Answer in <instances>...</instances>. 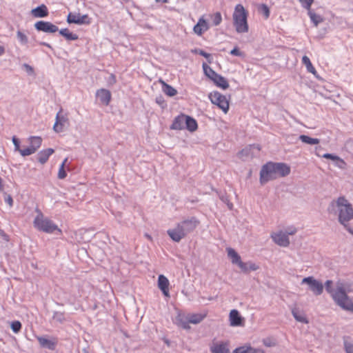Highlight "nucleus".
<instances>
[{
	"label": "nucleus",
	"instance_id": "1",
	"mask_svg": "<svg viewBox=\"0 0 353 353\" xmlns=\"http://www.w3.org/2000/svg\"><path fill=\"white\" fill-rule=\"evenodd\" d=\"M338 215L339 223L351 234L353 235V228L349 222L353 219V206L344 196H341L336 200H332L330 204L329 210L334 211Z\"/></svg>",
	"mask_w": 353,
	"mask_h": 353
},
{
	"label": "nucleus",
	"instance_id": "2",
	"mask_svg": "<svg viewBox=\"0 0 353 353\" xmlns=\"http://www.w3.org/2000/svg\"><path fill=\"white\" fill-rule=\"evenodd\" d=\"M290 173V168L286 163L269 161L261 167L259 181L261 185H265L270 181L285 177Z\"/></svg>",
	"mask_w": 353,
	"mask_h": 353
},
{
	"label": "nucleus",
	"instance_id": "3",
	"mask_svg": "<svg viewBox=\"0 0 353 353\" xmlns=\"http://www.w3.org/2000/svg\"><path fill=\"white\" fill-rule=\"evenodd\" d=\"M199 221L194 216L185 219L177 223L174 228L167 231L169 236L175 242H179L189 233L192 232L199 225Z\"/></svg>",
	"mask_w": 353,
	"mask_h": 353
},
{
	"label": "nucleus",
	"instance_id": "4",
	"mask_svg": "<svg viewBox=\"0 0 353 353\" xmlns=\"http://www.w3.org/2000/svg\"><path fill=\"white\" fill-rule=\"evenodd\" d=\"M347 292H350L347 285L338 283L337 292L334 295V301L344 310L353 313V301L348 296Z\"/></svg>",
	"mask_w": 353,
	"mask_h": 353
},
{
	"label": "nucleus",
	"instance_id": "5",
	"mask_svg": "<svg viewBox=\"0 0 353 353\" xmlns=\"http://www.w3.org/2000/svg\"><path fill=\"white\" fill-rule=\"evenodd\" d=\"M248 12L241 4H237L232 14L233 23L238 33H246L249 30Z\"/></svg>",
	"mask_w": 353,
	"mask_h": 353
},
{
	"label": "nucleus",
	"instance_id": "6",
	"mask_svg": "<svg viewBox=\"0 0 353 353\" xmlns=\"http://www.w3.org/2000/svg\"><path fill=\"white\" fill-rule=\"evenodd\" d=\"M37 215L35 216L33 224L34 227L39 231H42L46 233L52 234L55 231L59 233H61V229H59L52 220L48 218L44 217L43 213L38 209H37Z\"/></svg>",
	"mask_w": 353,
	"mask_h": 353
},
{
	"label": "nucleus",
	"instance_id": "7",
	"mask_svg": "<svg viewBox=\"0 0 353 353\" xmlns=\"http://www.w3.org/2000/svg\"><path fill=\"white\" fill-rule=\"evenodd\" d=\"M203 70L204 74L211 79L216 86L225 90L229 88V83L227 81L226 79L222 77L221 74L216 73L211 67H210L207 63H203Z\"/></svg>",
	"mask_w": 353,
	"mask_h": 353
},
{
	"label": "nucleus",
	"instance_id": "8",
	"mask_svg": "<svg viewBox=\"0 0 353 353\" xmlns=\"http://www.w3.org/2000/svg\"><path fill=\"white\" fill-rule=\"evenodd\" d=\"M209 99L212 103L217 105L224 113L228 112L229 101L225 95H223L218 91H214L209 94Z\"/></svg>",
	"mask_w": 353,
	"mask_h": 353
},
{
	"label": "nucleus",
	"instance_id": "9",
	"mask_svg": "<svg viewBox=\"0 0 353 353\" xmlns=\"http://www.w3.org/2000/svg\"><path fill=\"white\" fill-rule=\"evenodd\" d=\"M301 284H307L308 289L312 292L315 296H319L323 292L324 285L323 283L313 276L303 278L301 281Z\"/></svg>",
	"mask_w": 353,
	"mask_h": 353
},
{
	"label": "nucleus",
	"instance_id": "10",
	"mask_svg": "<svg viewBox=\"0 0 353 353\" xmlns=\"http://www.w3.org/2000/svg\"><path fill=\"white\" fill-rule=\"evenodd\" d=\"M34 28L39 32L54 33L59 30V28L49 21H39L34 25Z\"/></svg>",
	"mask_w": 353,
	"mask_h": 353
},
{
	"label": "nucleus",
	"instance_id": "11",
	"mask_svg": "<svg viewBox=\"0 0 353 353\" xmlns=\"http://www.w3.org/2000/svg\"><path fill=\"white\" fill-rule=\"evenodd\" d=\"M67 22L68 23H75L78 25L89 24L90 19L88 14L81 15V14H72L69 13L67 17Z\"/></svg>",
	"mask_w": 353,
	"mask_h": 353
},
{
	"label": "nucleus",
	"instance_id": "12",
	"mask_svg": "<svg viewBox=\"0 0 353 353\" xmlns=\"http://www.w3.org/2000/svg\"><path fill=\"white\" fill-rule=\"evenodd\" d=\"M273 241L279 246L286 248L290 245L288 234L282 231L274 232L271 234Z\"/></svg>",
	"mask_w": 353,
	"mask_h": 353
},
{
	"label": "nucleus",
	"instance_id": "13",
	"mask_svg": "<svg viewBox=\"0 0 353 353\" xmlns=\"http://www.w3.org/2000/svg\"><path fill=\"white\" fill-rule=\"evenodd\" d=\"M37 339L41 347L47 348L50 350H54L57 345L56 339H49L45 336H37Z\"/></svg>",
	"mask_w": 353,
	"mask_h": 353
},
{
	"label": "nucleus",
	"instance_id": "14",
	"mask_svg": "<svg viewBox=\"0 0 353 353\" xmlns=\"http://www.w3.org/2000/svg\"><path fill=\"white\" fill-rule=\"evenodd\" d=\"M61 112L62 109L56 115V121L53 126V130L56 132H61L63 130L65 123L68 121V118L61 114Z\"/></svg>",
	"mask_w": 353,
	"mask_h": 353
},
{
	"label": "nucleus",
	"instance_id": "15",
	"mask_svg": "<svg viewBox=\"0 0 353 353\" xmlns=\"http://www.w3.org/2000/svg\"><path fill=\"white\" fill-rule=\"evenodd\" d=\"M209 28L210 26L207 21L204 19L203 17H201L197 23L194 26L193 30L195 34L201 36Z\"/></svg>",
	"mask_w": 353,
	"mask_h": 353
},
{
	"label": "nucleus",
	"instance_id": "16",
	"mask_svg": "<svg viewBox=\"0 0 353 353\" xmlns=\"http://www.w3.org/2000/svg\"><path fill=\"white\" fill-rule=\"evenodd\" d=\"M96 96L103 105H108L111 100V92L106 89L101 88L97 91Z\"/></svg>",
	"mask_w": 353,
	"mask_h": 353
},
{
	"label": "nucleus",
	"instance_id": "17",
	"mask_svg": "<svg viewBox=\"0 0 353 353\" xmlns=\"http://www.w3.org/2000/svg\"><path fill=\"white\" fill-rule=\"evenodd\" d=\"M229 317L232 326H241L243 323V319L237 310H232L230 312Z\"/></svg>",
	"mask_w": 353,
	"mask_h": 353
},
{
	"label": "nucleus",
	"instance_id": "18",
	"mask_svg": "<svg viewBox=\"0 0 353 353\" xmlns=\"http://www.w3.org/2000/svg\"><path fill=\"white\" fill-rule=\"evenodd\" d=\"M186 115L181 114L176 117L170 125L171 130H180L185 128L184 124L185 123Z\"/></svg>",
	"mask_w": 353,
	"mask_h": 353
},
{
	"label": "nucleus",
	"instance_id": "19",
	"mask_svg": "<svg viewBox=\"0 0 353 353\" xmlns=\"http://www.w3.org/2000/svg\"><path fill=\"white\" fill-rule=\"evenodd\" d=\"M169 284L168 279L164 275L161 274L159 276L158 287L165 296H170Z\"/></svg>",
	"mask_w": 353,
	"mask_h": 353
},
{
	"label": "nucleus",
	"instance_id": "20",
	"mask_svg": "<svg viewBox=\"0 0 353 353\" xmlns=\"http://www.w3.org/2000/svg\"><path fill=\"white\" fill-rule=\"evenodd\" d=\"M31 14L36 18H43L49 14L48 9L45 4H41L31 10Z\"/></svg>",
	"mask_w": 353,
	"mask_h": 353
},
{
	"label": "nucleus",
	"instance_id": "21",
	"mask_svg": "<svg viewBox=\"0 0 353 353\" xmlns=\"http://www.w3.org/2000/svg\"><path fill=\"white\" fill-rule=\"evenodd\" d=\"M54 150L52 148H48L41 150L37 154V161L41 164L46 163L48 161L49 157L54 153Z\"/></svg>",
	"mask_w": 353,
	"mask_h": 353
},
{
	"label": "nucleus",
	"instance_id": "22",
	"mask_svg": "<svg viewBox=\"0 0 353 353\" xmlns=\"http://www.w3.org/2000/svg\"><path fill=\"white\" fill-rule=\"evenodd\" d=\"M237 265L245 273H248L250 271H255L259 269V266L251 261L244 263L241 260Z\"/></svg>",
	"mask_w": 353,
	"mask_h": 353
},
{
	"label": "nucleus",
	"instance_id": "23",
	"mask_svg": "<svg viewBox=\"0 0 353 353\" xmlns=\"http://www.w3.org/2000/svg\"><path fill=\"white\" fill-rule=\"evenodd\" d=\"M210 351L212 353H230L228 344L223 342L214 344L211 347Z\"/></svg>",
	"mask_w": 353,
	"mask_h": 353
},
{
	"label": "nucleus",
	"instance_id": "24",
	"mask_svg": "<svg viewBox=\"0 0 353 353\" xmlns=\"http://www.w3.org/2000/svg\"><path fill=\"white\" fill-rule=\"evenodd\" d=\"M232 353H264L260 348H254L251 346H242L236 348Z\"/></svg>",
	"mask_w": 353,
	"mask_h": 353
},
{
	"label": "nucleus",
	"instance_id": "25",
	"mask_svg": "<svg viewBox=\"0 0 353 353\" xmlns=\"http://www.w3.org/2000/svg\"><path fill=\"white\" fill-rule=\"evenodd\" d=\"M302 63L305 65L308 72L312 73L316 78L319 79L317 72L314 67L313 66V65L312 64L310 59H309L308 57L305 55L303 57Z\"/></svg>",
	"mask_w": 353,
	"mask_h": 353
},
{
	"label": "nucleus",
	"instance_id": "26",
	"mask_svg": "<svg viewBox=\"0 0 353 353\" xmlns=\"http://www.w3.org/2000/svg\"><path fill=\"white\" fill-rule=\"evenodd\" d=\"M185 124V128L191 132L196 131L198 128V124L196 119L190 116L186 115Z\"/></svg>",
	"mask_w": 353,
	"mask_h": 353
},
{
	"label": "nucleus",
	"instance_id": "27",
	"mask_svg": "<svg viewBox=\"0 0 353 353\" xmlns=\"http://www.w3.org/2000/svg\"><path fill=\"white\" fill-rule=\"evenodd\" d=\"M159 82L162 84V90L166 95L174 97L177 94V90L172 85L166 83L161 79L159 80Z\"/></svg>",
	"mask_w": 353,
	"mask_h": 353
},
{
	"label": "nucleus",
	"instance_id": "28",
	"mask_svg": "<svg viewBox=\"0 0 353 353\" xmlns=\"http://www.w3.org/2000/svg\"><path fill=\"white\" fill-rule=\"evenodd\" d=\"M227 252L228 257L231 259L233 264L238 265L240 263L241 260V256L233 248H227Z\"/></svg>",
	"mask_w": 353,
	"mask_h": 353
},
{
	"label": "nucleus",
	"instance_id": "29",
	"mask_svg": "<svg viewBox=\"0 0 353 353\" xmlns=\"http://www.w3.org/2000/svg\"><path fill=\"white\" fill-rule=\"evenodd\" d=\"M292 314L296 321L306 324L309 322L305 316L301 313L298 308H293L292 310Z\"/></svg>",
	"mask_w": 353,
	"mask_h": 353
},
{
	"label": "nucleus",
	"instance_id": "30",
	"mask_svg": "<svg viewBox=\"0 0 353 353\" xmlns=\"http://www.w3.org/2000/svg\"><path fill=\"white\" fill-rule=\"evenodd\" d=\"M205 317V314H190L188 316V323H190L192 324H198L200 322H201Z\"/></svg>",
	"mask_w": 353,
	"mask_h": 353
},
{
	"label": "nucleus",
	"instance_id": "31",
	"mask_svg": "<svg viewBox=\"0 0 353 353\" xmlns=\"http://www.w3.org/2000/svg\"><path fill=\"white\" fill-rule=\"evenodd\" d=\"M307 14L310 18L311 21L314 23L315 26H317L320 23H321L323 21V17L314 12L312 10H311V8L309 10H307Z\"/></svg>",
	"mask_w": 353,
	"mask_h": 353
},
{
	"label": "nucleus",
	"instance_id": "32",
	"mask_svg": "<svg viewBox=\"0 0 353 353\" xmlns=\"http://www.w3.org/2000/svg\"><path fill=\"white\" fill-rule=\"evenodd\" d=\"M299 139L304 143L309 145H316L319 143L320 141L316 138H312L309 136L301 134L299 136Z\"/></svg>",
	"mask_w": 353,
	"mask_h": 353
},
{
	"label": "nucleus",
	"instance_id": "33",
	"mask_svg": "<svg viewBox=\"0 0 353 353\" xmlns=\"http://www.w3.org/2000/svg\"><path fill=\"white\" fill-rule=\"evenodd\" d=\"M30 146L37 151L41 145L42 139L40 137L32 136L29 138Z\"/></svg>",
	"mask_w": 353,
	"mask_h": 353
},
{
	"label": "nucleus",
	"instance_id": "34",
	"mask_svg": "<svg viewBox=\"0 0 353 353\" xmlns=\"http://www.w3.org/2000/svg\"><path fill=\"white\" fill-rule=\"evenodd\" d=\"M333 282L331 280H327L325 283V288L327 293H329L332 298L334 299V295L337 292V288L334 290L332 287Z\"/></svg>",
	"mask_w": 353,
	"mask_h": 353
},
{
	"label": "nucleus",
	"instance_id": "35",
	"mask_svg": "<svg viewBox=\"0 0 353 353\" xmlns=\"http://www.w3.org/2000/svg\"><path fill=\"white\" fill-rule=\"evenodd\" d=\"M67 161H68V159L65 158L63 160V161L62 162L61 165H60V168H59V172H58V178L59 179H63L67 176V173H66V171L65 170V163L67 162Z\"/></svg>",
	"mask_w": 353,
	"mask_h": 353
},
{
	"label": "nucleus",
	"instance_id": "36",
	"mask_svg": "<svg viewBox=\"0 0 353 353\" xmlns=\"http://www.w3.org/2000/svg\"><path fill=\"white\" fill-rule=\"evenodd\" d=\"M52 319L60 323H63L66 320L64 312L57 311L54 312Z\"/></svg>",
	"mask_w": 353,
	"mask_h": 353
},
{
	"label": "nucleus",
	"instance_id": "37",
	"mask_svg": "<svg viewBox=\"0 0 353 353\" xmlns=\"http://www.w3.org/2000/svg\"><path fill=\"white\" fill-rule=\"evenodd\" d=\"M192 52L195 53V54H198L203 57H205V59H207L209 63H211V60H212V57H211V54L205 52L204 50H203L202 49H199V48H196L194 49V50L192 51Z\"/></svg>",
	"mask_w": 353,
	"mask_h": 353
},
{
	"label": "nucleus",
	"instance_id": "38",
	"mask_svg": "<svg viewBox=\"0 0 353 353\" xmlns=\"http://www.w3.org/2000/svg\"><path fill=\"white\" fill-rule=\"evenodd\" d=\"M259 11L265 17V19L269 18L270 11L268 6L266 4L262 3L261 5H260V6L259 7Z\"/></svg>",
	"mask_w": 353,
	"mask_h": 353
},
{
	"label": "nucleus",
	"instance_id": "39",
	"mask_svg": "<svg viewBox=\"0 0 353 353\" xmlns=\"http://www.w3.org/2000/svg\"><path fill=\"white\" fill-rule=\"evenodd\" d=\"M17 37L19 41L23 45H26L28 42L27 36L20 30L17 31Z\"/></svg>",
	"mask_w": 353,
	"mask_h": 353
},
{
	"label": "nucleus",
	"instance_id": "40",
	"mask_svg": "<svg viewBox=\"0 0 353 353\" xmlns=\"http://www.w3.org/2000/svg\"><path fill=\"white\" fill-rule=\"evenodd\" d=\"M36 152L35 148H32L30 145L25 149H21L19 152L21 156L26 157L34 154Z\"/></svg>",
	"mask_w": 353,
	"mask_h": 353
},
{
	"label": "nucleus",
	"instance_id": "41",
	"mask_svg": "<svg viewBox=\"0 0 353 353\" xmlns=\"http://www.w3.org/2000/svg\"><path fill=\"white\" fill-rule=\"evenodd\" d=\"M11 329L14 333H18L20 332L22 325L21 323L19 321H14L11 323Z\"/></svg>",
	"mask_w": 353,
	"mask_h": 353
},
{
	"label": "nucleus",
	"instance_id": "42",
	"mask_svg": "<svg viewBox=\"0 0 353 353\" xmlns=\"http://www.w3.org/2000/svg\"><path fill=\"white\" fill-rule=\"evenodd\" d=\"M335 166L338 167L340 169L345 170L346 168L347 164L345 161L341 159L339 156H337L336 159L334 160Z\"/></svg>",
	"mask_w": 353,
	"mask_h": 353
},
{
	"label": "nucleus",
	"instance_id": "43",
	"mask_svg": "<svg viewBox=\"0 0 353 353\" xmlns=\"http://www.w3.org/2000/svg\"><path fill=\"white\" fill-rule=\"evenodd\" d=\"M212 23L214 26H219L221 21L222 17L220 12H216L212 16Z\"/></svg>",
	"mask_w": 353,
	"mask_h": 353
},
{
	"label": "nucleus",
	"instance_id": "44",
	"mask_svg": "<svg viewBox=\"0 0 353 353\" xmlns=\"http://www.w3.org/2000/svg\"><path fill=\"white\" fill-rule=\"evenodd\" d=\"M230 54L233 56L244 57L245 53L239 50L238 47H234L230 52Z\"/></svg>",
	"mask_w": 353,
	"mask_h": 353
},
{
	"label": "nucleus",
	"instance_id": "45",
	"mask_svg": "<svg viewBox=\"0 0 353 353\" xmlns=\"http://www.w3.org/2000/svg\"><path fill=\"white\" fill-rule=\"evenodd\" d=\"M344 350L346 353H353V343L352 342L344 341Z\"/></svg>",
	"mask_w": 353,
	"mask_h": 353
},
{
	"label": "nucleus",
	"instance_id": "46",
	"mask_svg": "<svg viewBox=\"0 0 353 353\" xmlns=\"http://www.w3.org/2000/svg\"><path fill=\"white\" fill-rule=\"evenodd\" d=\"M219 198H220V199H221L223 203H225L228 205V208H229L230 210H232V209L233 204H232L231 202H230V200H229L228 196L227 195H225V194H221V195H220Z\"/></svg>",
	"mask_w": 353,
	"mask_h": 353
},
{
	"label": "nucleus",
	"instance_id": "47",
	"mask_svg": "<svg viewBox=\"0 0 353 353\" xmlns=\"http://www.w3.org/2000/svg\"><path fill=\"white\" fill-rule=\"evenodd\" d=\"M303 8L306 10H309L311 8L314 0H299Z\"/></svg>",
	"mask_w": 353,
	"mask_h": 353
},
{
	"label": "nucleus",
	"instance_id": "48",
	"mask_svg": "<svg viewBox=\"0 0 353 353\" xmlns=\"http://www.w3.org/2000/svg\"><path fill=\"white\" fill-rule=\"evenodd\" d=\"M12 143L14 145V150L16 151H19L21 150L20 149V141L18 138H17L15 136H14L12 139Z\"/></svg>",
	"mask_w": 353,
	"mask_h": 353
},
{
	"label": "nucleus",
	"instance_id": "49",
	"mask_svg": "<svg viewBox=\"0 0 353 353\" xmlns=\"http://www.w3.org/2000/svg\"><path fill=\"white\" fill-rule=\"evenodd\" d=\"M68 41H75L77 40L79 37L77 34H74L72 32H68V34L65 37Z\"/></svg>",
	"mask_w": 353,
	"mask_h": 353
},
{
	"label": "nucleus",
	"instance_id": "50",
	"mask_svg": "<svg viewBox=\"0 0 353 353\" xmlns=\"http://www.w3.org/2000/svg\"><path fill=\"white\" fill-rule=\"evenodd\" d=\"M23 68L26 70L28 74H32L34 73L33 68L28 63H23Z\"/></svg>",
	"mask_w": 353,
	"mask_h": 353
},
{
	"label": "nucleus",
	"instance_id": "51",
	"mask_svg": "<svg viewBox=\"0 0 353 353\" xmlns=\"http://www.w3.org/2000/svg\"><path fill=\"white\" fill-rule=\"evenodd\" d=\"M263 343L266 347H272L275 345V343L272 342L270 339H263Z\"/></svg>",
	"mask_w": 353,
	"mask_h": 353
},
{
	"label": "nucleus",
	"instance_id": "52",
	"mask_svg": "<svg viewBox=\"0 0 353 353\" xmlns=\"http://www.w3.org/2000/svg\"><path fill=\"white\" fill-rule=\"evenodd\" d=\"M322 157L323 158L331 159V160H333V161H334L336 159V157H337L336 155L333 154H330V153H325V154H323Z\"/></svg>",
	"mask_w": 353,
	"mask_h": 353
},
{
	"label": "nucleus",
	"instance_id": "53",
	"mask_svg": "<svg viewBox=\"0 0 353 353\" xmlns=\"http://www.w3.org/2000/svg\"><path fill=\"white\" fill-rule=\"evenodd\" d=\"M0 236L6 241H10L9 236L2 229L0 230Z\"/></svg>",
	"mask_w": 353,
	"mask_h": 353
},
{
	"label": "nucleus",
	"instance_id": "54",
	"mask_svg": "<svg viewBox=\"0 0 353 353\" xmlns=\"http://www.w3.org/2000/svg\"><path fill=\"white\" fill-rule=\"evenodd\" d=\"M5 202L7 203L10 207L13 205V199L10 195H6L5 197Z\"/></svg>",
	"mask_w": 353,
	"mask_h": 353
},
{
	"label": "nucleus",
	"instance_id": "55",
	"mask_svg": "<svg viewBox=\"0 0 353 353\" xmlns=\"http://www.w3.org/2000/svg\"><path fill=\"white\" fill-rule=\"evenodd\" d=\"M68 32H70V31L68 28H63L59 30V34L64 37H65Z\"/></svg>",
	"mask_w": 353,
	"mask_h": 353
},
{
	"label": "nucleus",
	"instance_id": "56",
	"mask_svg": "<svg viewBox=\"0 0 353 353\" xmlns=\"http://www.w3.org/2000/svg\"><path fill=\"white\" fill-rule=\"evenodd\" d=\"M116 77L114 74H111L110 77H109V80H108V82L111 84H114L116 83Z\"/></svg>",
	"mask_w": 353,
	"mask_h": 353
},
{
	"label": "nucleus",
	"instance_id": "57",
	"mask_svg": "<svg viewBox=\"0 0 353 353\" xmlns=\"http://www.w3.org/2000/svg\"><path fill=\"white\" fill-rule=\"evenodd\" d=\"M156 102L159 105H163L164 103V100L162 97H157Z\"/></svg>",
	"mask_w": 353,
	"mask_h": 353
},
{
	"label": "nucleus",
	"instance_id": "58",
	"mask_svg": "<svg viewBox=\"0 0 353 353\" xmlns=\"http://www.w3.org/2000/svg\"><path fill=\"white\" fill-rule=\"evenodd\" d=\"M296 232V230L295 228H292L291 230H288L285 233L288 234V236L289 235H293Z\"/></svg>",
	"mask_w": 353,
	"mask_h": 353
},
{
	"label": "nucleus",
	"instance_id": "59",
	"mask_svg": "<svg viewBox=\"0 0 353 353\" xmlns=\"http://www.w3.org/2000/svg\"><path fill=\"white\" fill-rule=\"evenodd\" d=\"M189 323H188V321L182 322V327H183V328H184V329H189L190 328Z\"/></svg>",
	"mask_w": 353,
	"mask_h": 353
},
{
	"label": "nucleus",
	"instance_id": "60",
	"mask_svg": "<svg viewBox=\"0 0 353 353\" xmlns=\"http://www.w3.org/2000/svg\"><path fill=\"white\" fill-rule=\"evenodd\" d=\"M239 154H241V155H243V154L248 155V148L243 149L239 152Z\"/></svg>",
	"mask_w": 353,
	"mask_h": 353
},
{
	"label": "nucleus",
	"instance_id": "61",
	"mask_svg": "<svg viewBox=\"0 0 353 353\" xmlns=\"http://www.w3.org/2000/svg\"><path fill=\"white\" fill-rule=\"evenodd\" d=\"M39 45L43 46H46V47H48L49 48H52V46L49 43H48L46 42H43V41L39 42Z\"/></svg>",
	"mask_w": 353,
	"mask_h": 353
},
{
	"label": "nucleus",
	"instance_id": "62",
	"mask_svg": "<svg viewBox=\"0 0 353 353\" xmlns=\"http://www.w3.org/2000/svg\"><path fill=\"white\" fill-rule=\"evenodd\" d=\"M5 52L4 47L2 46H0V56L2 55Z\"/></svg>",
	"mask_w": 353,
	"mask_h": 353
},
{
	"label": "nucleus",
	"instance_id": "63",
	"mask_svg": "<svg viewBox=\"0 0 353 353\" xmlns=\"http://www.w3.org/2000/svg\"><path fill=\"white\" fill-rule=\"evenodd\" d=\"M3 190V185L2 184V179L0 177V191H2Z\"/></svg>",
	"mask_w": 353,
	"mask_h": 353
},
{
	"label": "nucleus",
	"instance_id": "64",
	"mask_svg": "<svg viewBox=\"0 0 353 353\" xmlns=\"http://www.w3.org/2000/svg\"><path fill=\"white\" fill-rule=\"evenodd\" d=\"M156 1H161L163 3H166L168 1V0H156Z\"/></svg>",
	"mask_w": 353,
	"mask_h": 353
}]
</instances>
